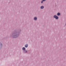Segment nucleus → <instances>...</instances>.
Listing matches in <instances>:
<instances>
[{"label":"nucleus","mask_w":66,"mask_h":66,"mask_svg":"<svg viewBox=\"0 0 66 66\" xmlns=\"http://www.w3.org/2000/svg\"><path fill=\"white\" fill-rule=\"evenodd\" d=\"M54 18H55L57 20L59 19V17L56 15H54L53 16Z\"/></svg>","instance_id":"f03ea898"},{"label":"nucleus","mask_w":66,"mask_h":66,"mask_svg":"<svg viewBox=\"0 0 66 66\" xmlns=\"http://www.w3.org/2000/svg\"><path fill=\"white\" fill-rule=\"evenodd\" d=\"M44 8V6H41L40 7V9H43Z\"/></svg>","instance_id":"7ed1b4c3"},{"label":"nucleus","mask_w":66,"mask_h":66,"mask_svg":"<svg viewBox=\"0 0 66 66\" xmlns=\"http://www.w3.org/2000/svg\"><path fill=\"white\" fill-rule=\"evenodd\" d=\"M23 50H26V48L25 47H23L22 48Z\"/></svg>","instance_id":"6e6552de"},{"label":"nucleus","mask_w":66,"mask_h":66,"mask_svg":"<svg viewBox=\"0 0 66 66\" xmlns=\"http://www.w3.org/2000/svg\"><path fill=\"white\" fill-rule=\"evenodd\" d=\"M2 44L0 43V48H1L2 47Z\"/></svg>","instance_id":"39448f33"},{"label":"nucleus","mask_w":66,"mask_h":66,"mask_svg":"<svg viewBox=\"0 0 66 66\" xmlns=\"http://www.w3.org/2000/svg\"><path fill=\"white\" fill-rule=\"evenodd\" d=\"M46 0H42V1L41 2V3H43V2H45V1H46Z\"/></svg>","instance_id":"20e7f679"},{"label":"nucleus","mask_w":66,"mask_h":66,"mask_svg":"<svg viewBox=\"0 0 66 66\" xmlns=\"http://www.w3.org/2000/svg\"><path fill=\"white\" fill-rule=\"evenodd\" d=\"M57 16H60V13H58L57 14Z\"/></svg>","instance_id":"1a4fd4ad"},{"label":"nucleus","mask_w":66,"mask_h":66,"mask_svg":"<svg viewBox=\"0 0 66 66\" xmlns=\"http://www.w3.org/2000/svg\"><path fill=\"white\" fill-rule=\"evenodd\" d=\"M25 53H27V51H25Z\"/></svg>","instance_id":"9d476101"},{"label":"nucleus","mask_w":66,"mask_h":66,"mask_svg":"<svg viewBox=\"0 0 66 66\" xmlns=\"http://www.w3.org/2000/svg\"><path fill=\"white\" fill-rule=\"evenodd\" d=\"M37 19V17H35L34 18V20H36Z\"/></svg>","instance_id":"0eeeda50"},{"label":"nucleus","mask_w":66,"mask_h":66,"mask_svg":"<svg viewBox=\"0 0 66 66\" xmlns=\"http://www.w3.org/2000/svg\"><path fill=\"white\" fill-rule=\"evenodd\" d=\"M25 47L26 48H27L28 47V44H26L25 45Z\"/></svg>","instance_id":"423d86ee"},{"label":"nucleus","mask_w":66,"mask_h":66,"mask_svg":"<svg viewBox=\"0 0 66 66\" xmlns=\"http://www.w3.org/2000/svg\"><path fill=\"white\" fill-rule=\"evenodd\" d=\"M18 35L16 34L15 33L12 35V37L13 38H16L18 37Z\"/></svg>","instance_id":"f257e3e1"}]
</instances>
